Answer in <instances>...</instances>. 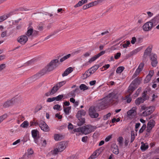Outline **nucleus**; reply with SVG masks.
Returning <instances> with one entry per match:
<instances>
[{"label": "nucleus", "instance_id": "10", "mask_svg": "<svg viewBox=\"0 0 159 159\" xmlns=\"http://www.w3.org/2000/svg\"><path fill=\"white\" fill-rule=\"evenodd\" d=\"M38 125L41 129L44 131L47 132L50 131V129L49 127L45 122L42 121Z\"/></svg>", "mask_w": 159, "mask_h": 159}, {"label": "nucleus", "instance_id": "56", "mask_svg": "<svg viewBox=\"0 0 159 159\" xmlns=\"http://www.w3.org/2000/svg\"><path fill=\"white\" fill-rule=\"evenodd\" d=\"M88 137L87 136L83 137L82 138V141L84 143H86L88 140Z\"/></svg>", "mask_w": 159, "mask_h": 159}, {"label": "nucleus", "instance_id": "30", "mask_svg": "<svg viewBox=\"0 0 159 159\" xmlns=\"http://www.w3.org/2000/svg\"><path fill=\"white\" fill-rule=\"evenodd\" d=\"M66 83V81H63L57 84L56 85L57 86V88H58L59 89L60 87L64 85Z\"/></svg>", "mask_w": 159, "mask_h": 159}, {"label": "nucleus", "instance_id": "62", "mask_svg": "<svg viewBox=\"0 0 159 159\" xmlns=\"http://www.w3.org/2000/svg\"><path fill=\"white\" fill-rule=\"evenodd\" d=\"M82 5H83L82 4V2L80 1L76 4L74 6V7L75 8H76L79 7L81 6Z\"/></svg>", "mask_w": 159, "mask_h": 159}, {"label": "nucleus", "instance_id": "14", "mask_svg": "<svg viewBox=\"0 0 159 159\" xmlns=\"http://www.w3.org/2000/svg\"><path fill=\"white\" fill-rule=\"evenodd\" d=\"M15 99L12 98L11 100H7L4 103L3 105V107L4 108H7L12 106L15 102Z\"/></svg>", "mask_w": 159, "mask_h": 159}, {"label": "nucleus", "instance_id": "31", "mask_svg": "<svg viewBox=\"0 0 159 159\" xmlns=\"http://www.w3.org/2000/svg\"><path fill=\"white\" fill-rule=\"evenodd\" d=\"M125 69V67L123 66H120L118 67L116 70V72L117 73H121Z\"/></svg>", "mask_w": 159, "mask_h": 159}, {"label": "nucleus", "instance_id": "36", "mask_svg": "<svg viewBox=\"0 0 159 159\" xmlns=\"http://www.w3.org/2000/svg\"><path fill=\"white\" fill-rule=\"evenodd\" d=\"M42 106L41 105H38L36 107L34 111L35 113H37L41 110L42 108Z\"/></svg>", "mask_w": 159, "mask_h": 159}, {"label": "nucleus", "instance_id": "2", "mask_svg": "<svg viewBox=\"0 0 159 159\" xmlns=\"http://www.w3.org/2000/svg\"><path fill=\"white\" fill-rule=\"evenodd\" d=\"M117 94V91L114 90L106 97L111 105H116L118 103L119 101Z\"/></svg>", "mask_w": 159, "mask_h": 159}, {"label": "nucleus", "instance_id": "50", "mask_svg": "<svg viewBox=\"0 0 159 159\" xmlns=\"http://www.w3.org/2000/svg\"><path fill=\"white\" fill-rule=\"evenodd\" d=\"M146 127V125L145 124H143L141 128L139 129V133H143Z\"/></svg>", "mask_w": 159, "mask_h": 159}, {"label": "nucleus", "instance_id": "44", "mask_svg": "<svg viewBox=\"0 0 159 159\" xmlns=\"http://www.w3.org/2000/svg\"><path fill=\"white\" fill-rule=\"evenodd\" d=\"M144 64L143 63L141 62L140 63V64H139V66H138V68L137 69L138 70H139V71H141L142 70L143 67H144Z\"/></svg>", "mask_w": 159, "mask_h": 159}, {"label": "nucleus", "instance_id": "33", "mask_svg": "<svg viewBox=\"0 0 159 159\" xmlns=\"http://www.w3.org/2000/svg\"><path fill=\"white\" fill-rule=\"evenodd\" d=\"M71 56V54H69L66 56H64V57L60 59V61L61 62H63L64 61L66 60L68 58H69Z\"/></svg>", "mask_w": 159, "mask_h": 159}, {"label": "nucleus", "instance_id": "40", "mask_svg": "<svg viewBox=\"0 0 159 159\" xmlns=\"http://www.w3.org/2000/svg\"><path fill=\"white\" fill-rule=\"evenodd\" d=\"M7 116V114H5L0 116V123Z\"/></svg>", "mask_w": 159, "mask_h": 159}, {"label": "nucleus", "instance_id": "45", "mask_svg": "<svg viewBox=\"0 0 159 159\" xmlns=\"http://www.w3.org/2000/svg\"><path fill=\"white\" fill-rule=\"evenodd\" d=\"M97 153L94 152L88 159H93L96 157Z\"/></svg>", "mask_w": 159, "mask_h": 159}, {"label": "nucleus", "instance_id": "9", "mask_svg": "<svg viewBox=\"0 0 159 159\" xmlns=\"http://www.w3.org/2000/svg\"><path fill=\"white\" fill-rule=\"evenodd\" d=\"M154 26L151 21L146 23L143 26V30L145 31H148L152 29Z\"/></svg>", "mask_w": 159, "mask_h": 159}, {"label": "nucleus", "instance_id": "32", "mask_svg": "<svg viewBox=\"0 0 159 159\" xmlns=\"http://www.w3.org/2000/svg\"><path fill=\"white\" fill-rule=\"evenodd\" d=\"M35 81L33 78V76H31L29 78L27 79L25 82H26L27 84H31L34 82Z\"/></svg>", "mask_w": 159, "mask_h": 159}, {"label": "nucleus", "instance_id": "57", "mask_svg": "<svg viewBox=\"0 0 159 159\" xmlns=\"http://www.w3.org/2000/svg\"><path fill=\"white\" fill-rule=\"evenodd\" d=\"M39 33V32L38 31H36L35 30H33L32 35L33 36H36Z\"/></svg>", "mask_w": 159, "mask_h": 159}, {"label": "nucleus", "instance_id": "29", "mask_svg": "<svg viewBox=\"0 0 159 159\" xmlns=\"http://www.w3.org/2000/svg\"><path fill=\"white\" fill-rule=\"evenodd\" d=\"M57 86L56 85H55L52 88L51 90H50L51 93H52V95L56 93L58 90V88H57Z\"/></svg>", "mask_w": 159, "mask_h": 159}, {"label": "nucleus", "instance_id": "58", "mask_svg": "<svg viewBox=\"0 0 159 159\" xmlns=\"http://www.w3.org/2000/svg\"><path fill=\"white\" fill-rule=\"evenodd\" d=\"M141 90V88H139L137 90L135 93V95L138 96Z\"/></svg>", "mask_w": 159, "mask_h": 159}, {"label": "nucleus", "instance_id": "13", "mask_svg": "<svg viewBox=\"0 0 159 159\" xmlns=\"http://www.w3.org/2000/svg\"><path fill=\"white\" fill-rule=\"evenodd\" d=\"M105 53V51H103L101 52H100L97 55H94V56L92 58H91L89 61H88V62L90 63H91L92 62L94 61L98 58L99 57L103 55Z\"/></svg>", "mask_w": 159, "mask_h": 159}, {"label": "nucleus", "instance_id": "7", "mask_svg": "<svg viewBox=\"0 0 159 159\" xmlns=\"http://www.w3.org/2000/svg\"><path fill=\"white\" fill-rule=\"evenodd\" d=\"M96 106L91 107L89 110V114L92 118H97L98 115V114L96 112V110H97Z\"/></svg>", "mask_w": 159, "mask_h": 159}, {"label": "nucleus", "instance_id": "19", "mask_svg": "<svg viewBox=\"0 0 159 159\" xmlns=\"http://www.w3.org/2000/svg\"><path fill=\"white\" fill-rule=\"evenodd\" d=\"M73 71V68L72 67H69L66 69L62 74V76L64 77L67 75L69 73Z\"/></svg>", "mask_w": 159, "mask_h": 159}, {"label": "nucleus", "instance_id": "23", "mask_svg": "<svg viewBox=\"0 0 159 159\" xmlns=\"http://www.w3.org/2000/svg\"><path fill=\"white\" fill-rule=\"evenodd\" d=\"M30 26L28 29V30L26 32V34L28 37H30L32 34L33 32V29L32 27L30 28Z\"/></svg>", "mask_w": 159, "mask_h": 159}, {"label": "nucleus", "instance_id": "11", "mask_svg": "<svg viewBox=\"0 0 159 159\" xmlns=\"http://www.w3.org/2000/svg\"><path fill=\"white\" fill-rule=\"evenodd\" d=\"M99 66H100L98 65H94L86 71V73H87L88 72H89V75H91L98 70Z\"/></svg>", "mask_w": 159, "mask_h": 159}, {"label": "nucleus", "instance_id": "12", "mask_svg": "<svg viewBox=\"0 0 159 159\" xmlns=\"http://www.w3.org/2000/svg\"><path fill=\"white\" fill-rule=\"evenodd\" d=\"M157 58V56L155 54L151 55L150 60L152 61L151 65L153 67H156L158 61Z\"/></svg>", "mask_w": 159, "mask_h": 159}, {"label": "nucleus", "instance_id": "1", "mask_svg": "<svg viewBox=\"0 0 159 159\" xmlns=\"http://www.w3.org/2000/svg\"><path fill=\"white\" fill-rule=\"evenodd\" d=\"M58 62V60L57 59L52 60L44 68L34 75L38 79L46 73L47 72L51 71L55 69L58 66L57 63Z\"/></svg>", "mask_w": 159, "mask_h": 159}, {"label": "nucleus", "instance_id": "26", "mask_svg": "<svg viewBox=\"0 0 159 159\" xmlns=\"http://www.w3.org/2000/svg\"><path fill=\"white\" fill-rule=\"evenodd\" d=\"M78 120H79V121L77 123V125L79 126L82 125L85 122V119L84 118L81 117Z\"/></svg>", "mask_w": 159, "mask_h": 159}, {"label": "nucleus", "instance_id": "52", "mask_svg": "<svg viewBox=\"0 0 159 159\" xmlns=\"http://www.w3.org/2000/svg\"><path fill=\"white\" fill-rule=\"evenodd\" d=\"M111 114L110 113H108L103 116V119L105 120H107L111 116Z\"/></svg>", "mask_w": 159, "mask_h": 159}, {"label": "nucleus", "instance_id": "64", "mask_svg": "<svg viewBox=\"0 0 159 159\" xmlns=\"http://www.w3.org/2000/svg\"><path fill=\"white\" fill-rule=\"evenodd\" d=\"M136 41V39L135 37H133L132 39V40L131 41V43L133 44L135 43Z\"/></svg>", "mask_w": 159, "mask_h": 159}, {"label": "nucleus", "instance_id": "22", "mask_svg": "<svg viewBox=\"0 0 159 159\" xmlns=\"http://www.w3.org/2000/svg\"><path fill=\"white\" fill-rule=\"evenodd\" d=\"M151 51L152 48L149 47H148L145 51L144 54L143 56V57L146 58V56L149 55L151 53Z\"/></svg>", "mask_w": 159, "mask_h": 159}, {"label": "nucleus", "instance_id": "63", "mask_svg": "<svg viewBox=\"0 0 159 159\" xmlns=\"http://www.w3.org/2000/svg\"><path fill=\"white\" fill-rule=\"evenodd\" d=\"M129 95H127L126 96V97L127 98V101L126 102L127 103H129L131 101V98L129 97Z\"/></svg>", "mask_w": 159, "mask_h": 159}, {"label": "nucleus", "instance_id": "17", "mask_svg": "<svg viewBox=\"0 0 159 159\" xmlns=\"http://www.w3.org/2000/svg\"><path fill=\"white\" fill-rule=\"evenodd\" d=\"M136 109H133V108L129 110L127 112L128 116L130 117V116H134L136 115Z\"/></svg>", "mask_w": 159, "mask_h": 159}, {"label": "nucleus", "instance_id": "16", "mask_svg": "<svg viewBox=\"0 0 159 159\" xmlns=\"http://www.w3.org/2000/svg\"><path fill=\"white\" fill-rule=\"evenodd\" d=\"M80 93V90L78 87H77L74 90L70 92L69 94L70 95V96L75 98L76 96L75 93L77 94Z\"/></svg>", "mask_w": 159, "mask_h": 159}, {"label": "nucleus", "instance_id": "48", "mask_svg": "<svg viewBox=\"0 0 159 159\" xmlns=\"http://www.w3.org/2000/svg\"><path fill=\"white\" fill-rule=\"evenodd\" d=\"M141 71H139V70H138L137 69L133 75L132 76V78H134L135 77H136L139 74V73Z\"/></svg>", "mask_w": 159, "mask_h": 159}, {"label": "nucleus", "instance_id": "59", "mask_svg": "<svg viewBox=\"0 0 159 159\" xmlns=\"http://www.w3.org/2000/svg\"><path fill=\"white\" fill-rule=\"evenodd\" d=\"M113 152L116 155H117L119 153L118 149V148H114L113 150Z\"/></svg>", "mask_w": 159, "mask_h": 159}, {"label": "nucleus", "instance_id": "3", "mask_svg": "<svg viewBox=\"0 0 159 159\" xmlns=\"http://www.w3.org/2000/svg\"><path fill=\"white\" fill-rule=\"evenodd\" d=\"M110 104H111L105 97L98 100V103L96 106L100 110L106 108Z\"/></svg>", "mask_w": 159, "mask_h": 159}, {"label": "nucleus", "instance_id": "46", "mask_svg": "<svg viewBox=\"0 0 159 159\" xmlns=\"http://www.w3.org/2000/svg\"><path fill=\"white\" fill-rule=\"evenodd\" d=\"M123 138L122 137H119L117 139V141L119 142V144L121 145L123 143Z\"/></svg>", "mask_w": 159, "mask_h": 159}, {"label": "nucleus", "instance_id": "5", "mask_svg": "<svg viewBox=\"0 0 159 159\" xmlns=\"http://www.w3.org/2000/svg\"><path fill=\"white\" fill-rule=\"evenodd\" d=\"M66 143L65 142H60L57 146V148L51 152L53 155L57 154L58 152L63 151L66 148Z\"/></svg>", "mask_w": 159, "mask_h": 159}, {"label": "nucleus", "instance_id": "18", "mask_svg": "<svg viewBox=\"0 0 159 159\" xmlns=\"http://www.w3.org/2000/svg\"><path fill=\"white\" fill-rule=\"evenodd\" d=\"M141 80V78L137 77L131 83L138 87V85L140 84Z\"/></svg>", "mask_w": 159, "mask_h": 159}, {"label": "nucleus", "instance_id": "42", "mask_svg": "<svg viewBox=\"0 0 159 159\" xmlns=\"http://www.w3.org/2000/svg\"><path fill=\"white\" fill-rule=\"evenodd\" d=\"M151 77L148 75L144 80V83H148L151 80Z\"/></svg>", "mask_w": 159, "mask_h": 159}, {"label": "nucleus", "instance_id": "55", "mask_svg": "<svg viewBox=\"0 0 159 159\" xmlns=\"http://www.w3.org/2000/svg\"><path fill=\"white\" fill-rule=\"evenodd\" d=\"M80 114H81V117L84 116L86 114V112L85 111L81 109L80 110Z\"/></svg>", "mask_w": 159, "mask_h": 159}, {"label": "nucleus", "instance_id": "37", "mask_svg": "<svg viewBox=\"0 0 159 159\" xmlns=\"http://www.w3.org/2000/svg\"><path fill=\"white\" fill-rule=\"evenodd\" d=\"M10 16V15L8 14L6 16L3 15L0 16V22L6 19L7 18L9 17Z\"/></svg>", "mask_w": 159, "mask_h": 159}, {"label": "nucleus", "instance_id": "24", "mask_svg": "<svg viewBox=\"0 0 159 159\" xmlns=\"http://www.w3.org/2000/svg\"><path fill=\"white\" fill-rule=\"evenodd\" d=\"M155 121L153 120H151L148 122L147 126L149 127L153 128L155 126Z\"/></svg>", "mask_w": 159, "mask_h": 159}, {"label": "nucleus", "instance_id": "60", "mask_svg": "<svg viewBox=\"0 0 159 159\" xmlns=\"http://www.w3.org/2000/svg\"><path fill=\"white\" fill-rule=\"evenodd\" d=\"M6 67L5 64H2L0 65V71L4 69Z\"/></svg>", "mask_w": 159, "mask_h": 159}, {"label": "nucleus", "instance_id": "25", "mask_svg": "<svg viewBox=\"0 0 159 159\" xmlns=\"http://www.w3.org/2000/svg\"><path fill=\"white\" fill-rule=\"evenodd\" d=\"M71 109V107L69 106L65 107L63 106L64 111L66 115H68L70 113V111Z\"/></svg>", "mask_w": 159, "mask_h": 159}, {"label": "nucleus", "instance_id": "8", "mask_svg": "<svg viewBox=\"0 0 159 159\" xmlns=\"http://www.w3.org/2000/svg\"><path fill=\"white\" fill-rule=\"evenodd\" d=\"M28 38L25 35L19 36L17 39V41L22 45H24L28 41Z\"/></svg>", "mask_w": 159, "mask_h": 159}, {"label": "nucleus", "instance_id": "20", "mask_svg": "<svg viewBox=\"0 0 159 159\" xmlns=\"http://www.w3.org/2000/svg\"><path fill=\"white\" fill-rule=\"evenodd\" d=\"M150 21L152 23L154 26H155L156 25V23L159 22V15L154 17Z\"/></svg>", "mask_w": 159, "mask_h": 159}, {"label": "nucleus", "instance_id": "43", "mask_svg": "<svg viewBox=\"0 0 159 159\" xmlns=\"http://www.w3.org/2000/svg\"><path fill=\"white\" fill-rule=\"evenodd\" d=\"M82 127H80L78 128L75 129H73V131L74 132H81L83 134V129H82Z\"/></svg>", "mask_w": 159, "mask_h": 159}, {"label": "nucleus", "instance_id": "49", "mask_svg": "<svg viewBox=\"0 0 159 159\" xmlns=\"http://www.w3.org/2000/svg\"><path fill=\"white\" fill-rule=\"evenodd\" d=\"M54 139L55 140H61V137L59 134H55L54 135Z\"/></svg>", "mask_w": 159, "mask_h": 159}, {"label": "nucleus", "instance_id": "39", "mask_svg": "<svg viewBox=\"0 0 159 159\" xmlns=\"http://www.w3.org/2000/svg\"><path fill=\"white\" fill-rule=\"evenodd\" d=\"M148 145H146L145 144L143 143L141 146L140 148L142 151H143L147 149L148 148Z\"/></svg>", "mask_w": 159, "mask_h": 159}, {"label": "nucleus", "instance_id": "51", "mask_svg": "<svg viewBox=\"0 0 159 159\" xmlns=\"http://www.w3.org/2000/svg\"><path fill=\"white\" fill-rule=\"evenodd\" d=\"M90 75H89V72H88L87 73H86L85 72V73L84 74H83V79H86L87 77H89Z\"/></svg>", "mask_w": 159, "mask_h": 159}, {"label": "nucleus", "instance_id": "15", "mask_svg": "<svg viewBox=\"0 0 159 159\" xmlns=\"http://www.w3.org/2000/svg\"><path fill=\"white\" fill-rule=\"evenodd\" d=\"M137 88L136 86L134 85L133 84H131L128 87V92L129 93V96H130L134 91Z\"/></svg>", "mask_w": 159, "mask_h": 159}, {"label": "nucleus", "instance_id": "27", "mask_svg": "<svg viewBox=\"0 0 159 159\" xmlns=\"http://www.w3.org/2000/svg\"><path fill=\"white\" fill-rule=\"evenodd\" d=\"M142 48L141 47L138 48L134 50L130 53V54L131 55H133L136 54L138 52L140 51L142 49Z\"/></svg>", "mask_w": 159, "mask_h": 159}, {"label": "nucleus", "instance_id": "38", "mask_svg": "<svg viewBox=\"0 0 159 159\" xmlns=\"http://www.w3.org/2000/svg\"><path fill=\"white\" fill-rule=\"evenodd\" d=\"M29 125V122L27 120L25 121L22 123L21 124L20 126L24 128H26Z\"/></svg>", "mask_w": 159, "mask_h": 159}, {"label": "nucleus", "instance_id": "41", "mask_svg": "<svg viewBox=\"0 0 159 159\" xmlns=\"http://www.w3.org/2000/svg\"><path fill=\"white\" fill-rule=\"evenodd\" d=\"M64 96L63 95H59L58 96L55 97V100L57 101H61L63 98Z\"/></svg>", "mask_w": 159, "mask_h": 159}, {"label": "nucleus", "instance_id": "54", "mask_svg": "<svg viewBox=\"0 0 159 159\" xmlns=\"http://www.w3.org/2000/svg\"><path fill=\"white\" fill-rule=\"evenodd\" d=\"M55 97L52 98H49L47 99V102H51L55 101Z\"/></svg>", "mask_w": 159, "mask_h": 159}, {"label": "nucleus", "instance_id": "35", "mask_svg": "<svg viewBox=\"0 0 159 159\" xmlns=\"http://www.w3.org/2000/svg\"><path fill=\"white\" fill-rule=\"evenodd\" d=\"M147 91H144L143 93L142 98L143 99H145V101L146 100L148 99L149 98V97L147 95Z\"/></svg>", "mask_w": 159, "mask_h": 159}, {"label": "nucleus", "instance_id": "28", "mask_svg": "<svg viewBox=\"0 0 159 159\" xmlns=\"http://www.w3.org/2000/svg\"><path fill=\"white\" fill-rule=\"evenodd\" d=\"M60 31V30H57L56 31H55L54 32H53L51 34L48 35L46 37H45L44 39V40H46L48 39H49L52 36L56 34L58 32Z\"/></svg>", "mask_w": 159, "mask_h": 159}, {"label": "nucleus", "instance_id": "6", "mask_svg": "<svg viewBox=\"0 0 159 159\" xmlns=\"http://www.w3.org/2000/svg\"><path fill=\"white\" fill-rule=\"evenodd\" d=\"M83 129V134L85 135L89 134L92 131H94L96 127L91 125H87L83 127H82Z\"/></svg>", "mask_w": 159, "mask_h": 159}, {"label": "nucleus", "instance_id": "53", "mask_svg": "<svg viewBox=\"0 0 159 159\" xmlns=\"http://www.w3.org/2000/svg\"><path fill=\"white\" fill-rule=\"evenodd\" d=\"M121 55V53L120 52H117L115 54L114 56L115 59H118L120 57Z\"/></svg>", "mask_w": 159, "mask_h": 159}, {"label": "nucleus", "instance_id": "61", "mask_svg": "<svg viewBox=\"0 0 159 159\" xmlns=\"http://www.w3.org/2000/svg\"><path fill=\"white\" fill-rule=\"evenodd\" d=\"M80 111H79L76 114V116L77 118L78 119H79L80 118H81V117H81V114H80Z\"/></svg>", "mask_w": 159, "mask_h": 159}, {"label": "nucleus", "instance_id": "4", "mask_svg": "<svg viewBox=\"0 0 159 159\" xmlns=\"http://www.w3.org/2000/svg\"><path fill=\"white\" fill-rule=\"evenodd\" d=\"M32 137L34 139L35 143L38 145L41 143L42 141V138H40L39 131L36 129H33L31 131Z\"/></svg>", "mask_w": 159, "mask_h": 159}, {"label": "nucleus", "instance_id": "47", "mask_svg": "<svg viewBox=\"0 0 159 159\" xmlns=\"http://www.w3.org/2000/svg\"><path fill=\"white\" fill-rule=\"evenodd\" d=\"M61 106L58 104H56L53 107V109L54 110H56L57 111H60V108Z\"/></svg>", "mask_w": 159, "mask_h": 159}, {"label": "nucleus", "instance_id": "21", "mask_svg": "<svg viewBox=\"0 0 159 159\" xmlns=\"http://www.w3.org/2000/svg\"><path fill=\"white\" fill-rule=\"evenodd\" d=\"M145 101V99H143L142 97H139L137 98L135 101V103L137 105H139L140 103H143Z\"/></svg>", "mask_w": 159, "mask_h": 159}, {"label": "nucleus", "instance_id": "34", "mask_svg": "<svg viewBox=\"0 0 159 159\" xmlns=\"http://www.w3.org/2000/svg\"><path fill=\"white\" fill-rule=\"evenodd\" d=\"M79 88H80L81 90H83L84 91L89 89V87L84 84H81Z\"/></svg>", "mask_w": 159, "mask_h": 159}]
</instances>
